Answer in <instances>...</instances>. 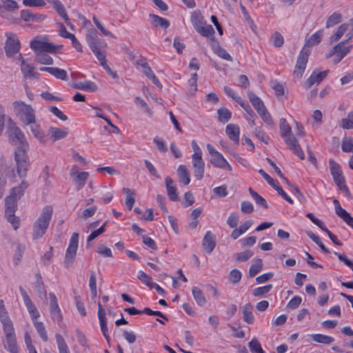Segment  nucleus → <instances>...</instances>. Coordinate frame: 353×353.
<instances>
[{
  "instance_id": "nucleus-1",
  "label": "nucleus",
  "mask_w": 353,
  "mask_h": 353,
  "mask_svg": "<svg viewBox=\"0 0 353 353\" xmlns=\"http://www.w3.org/2000/svg\"><path fill=\"white\" fill-rule=\"evenodd\" d=\"M8 139L14 145H19L14 152V160L17 166V174L20 178H25L30 165L27 150L29 148L22 131L12 124L8 129Z\"/></svg>"
},
{
  "instance_id": "nucleus-2",
  "label": "nucleus",
  "mask_w": 353,
  "mask_h": 353,
  "mask_svg": "<svg viewBox=\"0 0 353 353\" xmlns=\"http://www.w3.org/2000/svg\"><path fill=\"white\" fill-rule=\"evenodd\" d=\"M30 48L36 53L35 61L41 64L52 65L53 59L43 52L55 53L57 47L52 43L34 39L30 42Z\"/></svg>"
},
{
  "instance_id": "nucleus-3",
  "label": "nucleus",
  "mask_w": 353,
  "mask_h": 353,
  "mask_svg": "<svg viewBox=\"0 0 353 353\" xmlns=\"http://www.w3.org/2000/svg\"><path fill=\"white\" fill-rule=\"evenodd\" d=\"M52 215V208L46 206L39 218L34 222L32 228V239H38L42 237L47 231Z\"/></svg>"
},
{
  "instance_id": "nucleus-4",
  "label": "nucleus",
  "mask_w": 353,
  "mask_h": 353,
  "mask_svg": "<svg viewBox=\"0 0 353 353\" xmlns=\"http://www.w3.org/2000/svg\"><path fill=\"white\" fill-rule=\"evenodd\" d=\"M16 178L15 165L11 160L0 159V198L3 195L7 179L12 181Z\"/></svg>"
},
{
  "instance_id": "nucleus-5",
  "label": "nucleus",
  "mask_w": 353,
  "mask_h": 353,
  "mask_svg": "<svg viewBox=\"0 0 353 353\" xmlns=\"http://www.w3.org/2000/svg\"><path fill=\"white\" fill-rule=\"evenodd\" d=\"M13 108L25 125H28L35 123V112L31 105L26 104L21 101H16L13 103Z\"/></svg>"
},
{
  "instance_id": "nucleus-6",
  "label": "nucleus",
  "mask_w": 353,
  "mask_h": 353,
  "mask_svg": "<svg viewBox=\"0 0 353 353\" xmlns=\"http://www.w3.org/2000/svg\"><path fill=\"white\" fill-rule=\"evenodd\" d=\"M329 163L330 170L335 184L337 185L339 190L344 193V196H350V194L345 184L341 166L332 159L330 160Z\"/></svg>"
},
{
  "instance_id": "nucleus-7",
  "label": "nucleus",
  "mask_w": 353,
  "mask_h": 353,
  "mask_svg": "<svg viewBox=\"0 0 353 353\" xmlns=\"http://www.w3.org/2000/svg\"><path fill=\"white\" fill-rule=\"evenodd\" d=\"M352 45L345 46V41H341L329 50L326 58L334 57L333 63L337 64L352 50Z\"/></svg>"
},
{
  "instance_id": "nucleus-8",
  "label": "nucleus",
  "mask_w": 353,
  "mask_h": 353,
  "mask_svg": "<svg viewBox=\"0 0 353 353\" xmlns=\"http://www.w3.org/2000/svg\"><path fill=\"white\" fill-rule=\"evenodd\" d=\"M79 245V234L74 232L70 239L69 245L66 250L64 263L66 268L71 266L76 256Z\"/></svg>"
},
{
  "instance_id": "nucleus-9",
  "label": "nucleus",
  "mask_w": 353,
  "mask_h": 353,
  "mask_svg": "<svg viewBox=\"0 0 353 353\" xmlns=\"http://www.w3.org/2000/svg\"><path fill=\"white\" fill-rule=\"evenodd\" d=\"M3 333L5 339L3 343L5 349L10 353H19L14 327L3 329Z\"/></svg>"
},
{
  "instance_id": "nucleus-10",
  "label": "nucleus",
  "mask_w": 353,
  "mask_h": 353,
  "mask_svg": "<svg viewBox=\"0 0 353 353\" xmlns=\"http://www.w3.org/2000/svg\"><path fill=\"white\" fill-rule=\"evenodd\" d=\"M7 39L5 43V51L8 57H11L20 50V42L18 38L12 32L6 33Z\"/></svg>"
},
{
  "instance_id": "nucleus-11",
  "label": "nucleus",
  "mask_w": 353,
  "mask_h": 353,
  "mask_svg": "<svg viewBox=\"0 0 353 353\" xmlns=\"http://www.w3.org/2000/svg\"><path fill=\"white\" fill-rule=\"evenodd\" d=\"M70 176L78 189L82 188L89 176L88 172H79L77 165H73L70 170Z\"/></svg>"
},
{
  "instance_id": "nucleus-12",
  "label": "nucleus",
  "mask_w": 353,
  "mask_h": 353,
  "mask_svg": "<svg viewBox=\"0 0 353 353\" xmlns=\"http://www.w3.org/2000/svg\"><path fill=\"white\" fill-rule=\"evenodd\" d=\"M86 39L90 49L97 57L100 63L106 61L105 54L104 51L101 50V43L99 40L92 35H88Z\"/></svg>"
},
{
  "instance_id": "nucleus-13",
  "label": "nucleus",
  "mask_w": 353,
  "mask_h": 353,
  "mask_svg": "<svg viewBox=\"0 0 353 353\" xmlns=\"http://www.w3.org/2000/svg\"><path fill=\"white\" fill-rule=\"evenodd\" d=\"M19 291L32 320H37L40 316V314L35 305L32 301L26 291L21 286L19 287Z\"/></svg>"
},
{
  "instance_id": "nucleus-14",
  "label": "nucleus",
  "mask_w": 353,
  "mask_h": 353,
  "mask_svg": "<svg viewBox=\"0 0 353 353\" xmlns=\"http://www.w3.org/2000/svg\"><path fill=\"white\" fill-rule=\"evenodd\" d=\"M192 167L194 176L198 180H201L203 177L205 170V163L202 156L192 154Z\"/></svg>"
},
{
  "instance_id": "nucleus-15",
  "label": "nucleus",
  "mask_w": 353,
  "mask_h": 353,
  "mask_svg": "<svg viewBox=\"0 0 353 353\" xmlns=\"http://www.w3.org/2000/svg\"><path fill=\"white\" fill-rule=\"evenodd\" d=\"M49 299L51 316L54 321L59 322L62 319V316L58 305L57 299L54 293L49 294Z\"/></svg>"
},
{
  "instance_id": "nucleus-16",
  "label": "nucleus",
  "mask_w": 353,
  "mask_h": 353,
  "mask_svg": "<svg viewBox=\"0 0 353 353\" xmlns=\"http://www.w3.org/2000/svg\"><path fill=\"white\" fill-rule=\"evenodd\" d=\"M328 70L323 72L313 71L310 77L305 82V88H310L314 84L319 83L327 74Z\"/></svg>"
},
{
  "instance_id": "nucleus-17",
  "label": "nucleus",
  "mask_w": 353,
  "mask_h": 353,
  "mask_svg": "<svg viewBox=\"0 0 353 353\" xmlns=\"http://www.w3.org/2000/svg\"><path fill=\"white\" fill-rule=\"evenodd\" d=\"M336 214L341 218L347 225L353 228V217L343 208H341L339 200H333Z\"/></svg>"
},
{
  "instance_id": "nucleus-18",
  "label": "nucleus",
  "mask_w": 353,
  "mask_h": 353,
  "mask_svg": "<svg viewBox=\"0 0 353 353\" xmlns=\"http://www.w3.org/2000/svg\"><path fill=\"white\" fill-rule=\"evenodd\" d=\"M48 2L51 3L54 8L56 10V11L58 12V14L61 17L63 20L65 21V23L72 27V24L70 22V20L68 17V15L65 11V9L63 6V5L61 3V2L59 0H48Z\"/></svg>"
},
{
  "instance_id": "nucleus-19",
  "label": "nucleus",
  "mask_w": 353,
  "mask_h": 353,
  "mask_svg": "<svg viewBox=\"0 0 353 353\" xmlns=\"http://www.w3.org/2000/svg\"><path fill=\"white\" fill-rule=\"evenodd\" d=\"M202 245L204 250L209 254L214 249L216 245L215 236L210 231L206 232Z\"/></svg>"
},
{
  "instance_id": "nucleus-20",
  "label": "nucleus",
  "mask_w": 353,
  "mask_h": 353,
  "mask_svg": "<svg viewBox=\"0 0 353 353\" xmlns=\"http://www.w3.org/2000/svg\"><path fill=\"white\" fill-rule=\"evenodd\" d=\"M210 163L216 168L231 170L232 168L223 156L219 152L215 156L211 157Z\"/></svg>"
},
{
  "instance_id": "nucleus-21",
  "label": "nucleus",
  "mask_w": 353,
  "mask_h": 353,
  "mask_svg": "<svg viewBox=\"0 0 353 353\" xmlns=\"http://www.w3.org/2000/svg\"><path fill=\"white\" fill-rule=\"evenodd\" d=\"M310 52V49L303 47L299 52L295 68L305 70Z\"/></svg>"
},
{
  "instance_id": "nucleus-22",
  "label": "nucleus",
  "mask_w": 353,
  "mask_h": 353,
  "mask_svg": "<svg viewBox=\"0 0 353 353\" xmlns=\"http://www.w3.org/2000/svg\"><path fill=\"white\" fill-rule=\"evenodd\" d=\"M0 321L2 323L3 330L10 327H13V323L8 316V312L5 308L3 300L0 301Z\"/></svg>"
},
{
  "instance_id": "nucleus-23",
  "label": "nucleus",
  "mask_w": 353,
  "mask_h": 353,
  "mask_svg": "<svg viewBox=\"0 0 353 353\" xmlns=\"http://www.w3.org/2000/svg\"><path fill=\"white\" fill-rule=\"evenodd\" d=\"M19 59L21 61V69L25 78H32L38 77V74L35 72H34V67L26 63V61L22 57L21 54H19Z\"/></svg>"
},
{
  "instance_id": "nucleus-24",
  "label": "nucleus",
  "mask_w": 353,
  "mask_h": 353,
  "mask_svg": "<svg viewBox=\"0 0 353 353\" xmlns=\"http://www.w3.org/2000/svg\"><path fill=\"white\" fill-rule=\"evenodd\" d=\"M225 132L228 137L233 141L235 143H239L240 128L237 125L228 124L225 128Z\"/></svg>"
},
{
  "instance_id": "nucleus-25",
  "label": "nucleus",
  "mask_w": 353,
  "mask_h": 353,
  "mask_svg": "<svg viewBox=\"0 0 353 353\" xmlns=\"http://www.w3.org/2000/svg\"><path fill=\"white\" fill-rule=\"evenodd\" d=\"M28 186V183L23 180L19 186L12 188L10 195L6 196V199H17V197H21Z\"/></svg>"
},
{
  "instance_id": "nucleus-26",
  "label": "nucleus",
  "mask_w": 353,
  "mask_h": 353,
  "mask_svg": "<svg viewBox=\"0 0 353 353\" xmlns=\"http://www.w3.org/2000/svg\"><path fill=\"white\" fill-rule=\"evenodd\" d=\"M252 309L253 306L250 303H246L242 307L243 320L248 324H252L254 322V316L252 314Z\"/></svg>"
},
{
  "instance_id": "nucleus-27",
  "label": "nucleus",
  "mask_w": 353,
  "mask_h": 353,
  "mask_svg": "<svg viewBox=\"0 0 353 353\" xmlns=\"http://www.w3.org/2000/svg\"><path fill=\"white\" fill-rule=\"evenodd\" d=\"M177 175L179 178V181L183 185H186L190 183V174L185 165H180L177 169Z\"/></svg>"
},
{
  "instance_id": "nucleus-28",
  "label": "nucleus",
  "mask_w": 353,
  "mask_h": 353,
  "mask_svg": "<svg viewBox=\"0 0 353 353\" xmlns=\"http://www.w3.org/2000/svg\"><path fill=\"white\" fill-rule=\"evenodd\" d=\"M323 37V30L316 32L312 35H311L308 39H306L305 44L304 47L306 48L307 46H312L319 43L321 41Z\"/></svg>"
},
{
  "instance_id": "nucleus-29",
  "label": "nucleus",
  "mask_w": 353,
  "mask_h": 353,
  "mask_svg": "<svg viewBox=\"0 0 353 353\" xmlns=\"http://www.w3.org/2000/svg\"><path fill=\"white\" fill-rule=\"evenodd\" d=\"M248 97L256 112L265 108L263 102L254 92L251 91L248 92Z\"/></svg>"
},
{
  "instance_id": "nucleus-30",
  "label": "nucleus",
  "mask_w": 353,
  "mask_h": 353,
  "mask_svg": "<svg viewBox=\"0 0 353 353\" xmlns=\"http://www.w3.org/2000/svg\"><path fill=\"white\" fill-rule=\"evenodd\" d=\"M192 295L197 304L203 306L207 302L203 291L198 287H193L192 290Z\"/></svg>"
},
{
  "instance_id": "nucleus-31",
  "label": "nucleus",
  "mask_w": 353,
  "mask_h": 353,
  "mask_svg": "<svg viewBox=\"0 0 353 353\" xmlns=\"http://www.w3.org/2000/svg\"><path fill=\"white\" fill-rule=\"evenodd\" d=\"M150 17L152 19V23L155 27H161L166 29L170 26V21L165 18L154 14H150Z\"/></svg>"
},
{
  "instance_id": "nucleus-32",
  "label": "nucleus",
  "mask_w": 353,
  "mask_h": 353,
  "mask_svg": "<svg viewBox=\"0 0 353 353\" xmlns=\"http://www.w3.org/2000/svg\"><path fill=\"white\" fill-rule=\"evenodd\" d=\"M165 182L168 195L170 199H177L178 195L176 192V188L175 185H174L173 180L170 177L167 176L165 179Z\"/></svg>"
},
{
  "instance_id": "nucleus-33",
  "label": "nucleus",
  "mask_w": 353,
  "mask_h": 353,
  "mask_svg": "<svg viewBox=\"0 0 353 353\" xmlns=\"http://www.w3.org/2000/svg\"><path fill=\"white\" fill-rule=\"evenodd\" d=\"M49 134L55 141L65 138L68 134V131L61 128L51 127L49 129Z\"/></svg>"
},
{
  "instance_id": "nucleus-34",
  "label": "nucleus",
  "mask_w": 353,
  "mask_h": 353,
  "mask_svg": "<svg viewBox=\"0 0 353 353\" xmlns=\"http://www.w3.org/2000/svg\"><path fill=\"white\" fill-rule=\"evenodd\" d=\"M195 30L202 36L205 37H212L214 34V28L211 25H207L205 26H203L202 25L195 26Z\"/></svg>"
},
{
  "instance_id": "nucleus-35",
  "label": "nucleus",
  "mask_w": 353,
  "mask_h": 353,
  "mask_svg": "<svg viewBox=\"0 0 353 353\" xmlns=\"http://www.w3.org/2000/svg\"><path fill=\"white\" fill-rule=\"evenodd\" d=\"M76 89L94 92L97 90V85L92 81L80 82L74 85Z\"/></svg>"
},
{
  "instance_id": "nucleus-36",
  "label": "nucleus",
  "mask_w": 353,
  "mask_h": 353,
  "mask_svg": "<svg viewBox=\"0 0 353 353\" xmlns=\"http://www.w3.org/2000/svg\"><path fill=\"white\" fill-rule=\"evenodd\" d=\"M349 25L347 23L341 24L336 30L335 33L330 37V41L332 42H335L339 41L344 33L348 30Z\"/></svg>"
},
{
  "instance_id": "nucleus-37",
  "label": "nucleus",
  "mask_w": 353,
  "mask_h": 353,
  "mask_svg": "<svg viewBox=\"0 0 353 353\" xmlns=\"http://www.w3.org/2000/svg\"><path fill=\"white\" fill-rule=\"evenodd\" d=\"M43 17L42 15L37 16L33 14L32 12L28 9L21 11V18L25 21H35Z\"/></svg>"
},
{
  "instance_id": "nucleus-38",
  "label": "nucleus",
  "mask_w": 353,
  "mask_h": 353,
  "mask_svg": "<svg viewBox=\"0 0 353 353\" xmlns=\"http://www.w3.org/2000/svg\"><path fill=\"white\" fill-rule=\"evenodd\" d=\"M311 337L315 342L323 344H330L334 341L333 337L321 334H312Z\"/></svg>"
},
{
  "instance_id": "nucleus-39",
  "label": "nucleus",
  "mask_w": 353,
  "mask_h": 353,
  "mask_svg": "<svg viewBox=\"0 0 353 353\" xmlns=\"http://www.w3.org/2000/svg\"><path fill=\"white\" fill-rule=\"evenodd\" d=\"M32 322L40 337L44 341H47L48 337L43 323L42 322L37 321V320H32Z\"/></svg>"
},
{
  "instance_id": "nucleus-40",
  "label": "nucleus",
  "mask_w": 353,
  "mask_h": 353,
  "mask_svg": "<svg viewBox=\"0 0 353 353\" xmlns=\"http://www.w3.org/2000/svg\"><path fill=\"white\" fill-rule=\"evenodd\" d=\"M263 268V263L261 259L254 261V263L250 266L249 270V276H255Z\"/></svg>"
},
{
  "instance_id": "nucleus-41",
  "label": "nucleus",
  "mask_w": 353,
  "mask_h": 353,
  "mask_svg": "<svg viewBox=\"0 0 353 353\" xmlns=\"http://www.w3.org/2000/svg\"><path fill=\"white\" fill-rule=\"evenodd\" d=\"M342 15L339 12H334L330 15L326 22V28H330L341 21Z\"/></svg>"
},
{
  "instance_id": "nucleus-42",
  "label": "nucleus",
  "mask_w": 353,
  "mask_h": 353,
  "mask_svg": "<svg viewBox=\"0 0 353 353\" xmlns=\"http://www.w3.org/2000/svg\"><path fill=\"white\" fill-rule=\"evenodd\" d=\"M5 208L6 216L14 214L17 209V200H6Z\"/></svg>"
},
{
  "instance_id": "nucleus-43",
  "label": "nucleus",
  "mask_w": 353,
  "mask_h": 353,
  "mask_svg": "<svg viewBox=\"0 0 353 353\" xmlns=\"http://www.w3.org/2000/svg\"><path fill=\"white\" fill-rule=\"evenodd\" d=\"M55 337L59 353H70L68 347L62 336L59 334H57Z\"/></svg>"
},
{
  "instance_id": "nucleus-44",
  "label": "nucleus",
  "mask_w": 353,
  "mask_h": 353,
  "mask_svg": "<svg viewBox=\"0 0 353 353\" xmlns=\"http://www.w3.org/2000/svg\"><path fill=\"white\" fill-rule=\"evenodd\" d=\"M217 113L219 121L223 123L228 122L230 119L232 115L231 112L225 108H219Z\"/></svg>"
},
{
  "instance_id": "nucleus-45",
  "label": "nucleus",
  "mask_w": 353,
  "mask_h": 353,
  "mask_svg": "<svg viewBox=\"0 0 353 353\" xmlns=\"http://www.w3.org/2000/svg\"><path fill=\"white\" fill-rule=\"evenodd\" d=\"M254 255V252L251 250L239 252L234 254L235 259L239 262H245Z\"/></svg>"
},
{
  "instance_id": "nucleus-46",
  "label": "nucleus",
  "mask_w": 353,
  "mask_h": 353,
  "mask_svg": "<svg viewBox=\"0 0 353 353\" xmlns=\"http://www.w3.org/2000/svg\"><path fill=\"white\" fill-rule=\"evenodd\" d=\"M340 126L343 129H353V112H349L346 118L341 119Z\"/></svg>"
},
{
  "instance_id": "nucleus-47",
  "label": "nucleus",
  "mask_w": 353,
  "mask_h": 353,
  "mask_svg": "<svg viewBox=\"0 0 353 353\" xmlns=\"http://www.w3.org/2000/svg\"><path fill=\"white\" fill-rule=\"evenodd\" d=\"M280 130L283 138L290 134H292L291 127L290 126L285 119L282 118L280 120Z\"/></svg>"
},
{
  "instance_id": "nucleus-48",
  "label": "nucleus",
  "mask_w": 353,
  "mask_h": 353,
  "mask_svg": "<svg viewBox=\"0 0 353 353\" xmlns=\"http://www.w3.org/2000/svg\"><path fill=\"white\" fill-rule=\"evenodd\" d=\"M30 129L35 138L40 141L43 139L45 137V133L40 128V126L39 125L36 124L35 123H32L30 124Z\"/></svg>"
},
{
  "instance_id": "nucleus-49",
  "label": "nucleus",
  "mask_w": 353,
  "mask_h": 353,
  "mask_svg": "<svg viewBox=\"0 0 353 353\" xmlns=\"http://www.w3.org/2000/svg\"><path fill=\"white\" fill-rule=\"evenodd\" d=\"M36 282H35V289L37 292L39 294V296L46 295V290H45L43 283L42 281V278L39 274H36Z\"/></svg>"
},
{
  "instance_id": "nucleus-50",
  "label": "nucleus",
  "mask_w": 353,
  "mask_h": 353,
  "mask_svg": "<svg viewBox=\"0 0 353 353\" xmlns=\"http://www.w3.org/2000/svg\"><path fill=\"white\" fill-rule=\"evenodd\" d=\"M306 234L314 242H315L320 247V248L323 252L328 254L330 253V251L327 248H325V246L322 243V242L320 240V238L318 236L314 234L311 231L307 232Z\"/></svg>"
},
{
  "instance_id": "nucleus-51",
  "label": "nucleus",
  "mask_w": 353,
  "mask_h": 353,
  "mask_svg": "<svg viewBox=\"0 0 353 353\" xmlns=\"http://www.w3.org/2000/svg\"><path fill=\"white\" fill-rule=\"evenodd\" d=\"M97 210V208L96 205H91L83 210L81 214L79 215V217L85 220L88 219V218L92 216Z\"/></svg>"
},
{
  "instance_id": "nucleus-52",
  "label": "nucleus",
  "mask_w": 353,
  "mask_h": 353,
  "mask_svg": "<svg viewBox=\"0 0 353 353\" xmlns=\"http://www.w3.org/2000/svg\"><path fill=\"white\" fill-rule=\"evenodd\" d=\"M1 2L2 3L3 10L5 9L12 11L19 8L17 1L14 0H1Z\"/></svg>"
},
{
  "instance_id": "nucleus-53",
  "label": "nucleus",
  "mask_w": 353,
  "mask_h": 353,
  "mask_svg": "<svg viewBox=\"0 0 353 353\" xmlns=\"http://www.w3.org/2000/svg\"><path fill=\"white\" fill-rule=\"evenodd\" d=\"M272 288V285L269 284L263 287L256 288L253 290L252 294L254 296H259L268 293Z\"/></svg>"
},
{
  "instance_id": "nucleus-54",
  "label": "nucleus",
  "mask_w": 353,
  "mask_h": 353,
  "mask_svg": "<svg viewBox=\"0 0 353 353\" xmlns=\"http://www.w3.org/2000/svg\"><path fill=\"white\" fill-rule=\"evenodd\" d=\"M89 287L91 290V294L93 296H97V279L95 272L94 271L90 272V276L89 279Z\"/></svg>"
},
{
  "instance_id": "nucleus-55",
  "label": "nucleus",
  "mask_w": 353,
  "mask_h": 353,
  "mask_svg": "<svg viewBox=\"0 0 353 353\" xmlns=\"http://www.w3.org/2000/svg\"><path fill=\"white\" fill-rule=\"evenodd\" d=\"M251 117H256V114L251 108L250 105L241 97L236 99V101Z\"/></svg>"
},
{
  "instance_id": "nucleus-56",
  "label": "nucleus",
  "mask_w": 353,
  "mask_h": 353,
  "mask_svg": "<svg viewBox=\"0 0 353 353\" xmlns=\"http://www.w3.org/2000/svg\"><path fill=\"white\" fill-rule=\"evenodd\" d=\"M25 250L26 247L24 245L19 244L17 246L14 257V262L16 265L19 263L21 259L23 257Z\"/></svg>"
},
{
  "instance_id": "nucleus-57",
  "label": "nucleus",
  "mask_w": 353,
  "mask_h": 353,
  "mask_svg": "<svg viewBox=\"0 0 353 353\" xmlns=\"http://www.w3.org/2000/svg\"><path fill=\"white\" fill-rule=\"evenodd\" d=\"M249 347L252 352L254 353H265V352L263 350L261 344L259 342L255 339H253L250 343H249Z\"/></svg>"
},
{
  "instance_id": "nucleus-58",
  "label": "nucleus",
  "mask_w": 353,
  "mask_h": 353,
  "mask_svg": "<svg viewBox=\"0 0 353 353\" xmlns=\"http://www.w3.org/2000/svg\"><path fill=\"white\" fill-rule=\"evenodd\" d=\"M154 143L156 144L157 149L161 152H166L168 147L166 143L158 136L154 138Z\"/></svg>"
},
{
  "instance_id": "nucleus-59",
  "label": "nucleus",
  "mask_w": 353,
  "mask_h": 353,
  "mask_svg": "<svg viewBox=\"0 0 353 353\" xmlns=\"http://www.w3.org/2000/svg\"><path fill=\"white\" fill-rule=\"evenodd\" d=\"M23 4L28 7H44L46 3L44 0H23Z\"/></svg>"
},
{
  "instance_id": "nucleus-60",
  "label": "nucleus",
  "mask_w": 353,
  "mask_h": 353,
  "mask_svg": "<svg viewBox=\"0 0 353 353\" xmlns=\"http://www.w3.org/2000/svg\"><path fill=\"white\" fill-rule=\"evenodd\" d=\"M51 74L62 80H66L68 77L66 71L59 68H52Z\"/></svg>"
},
{
  "instance_id": "nucleus-61",
  "label": "nucleus",
  "mask_w": 353,
  "mask_h": 353,
  "mask_svg": "<svg viewBox=\"0 0 353 353\" xmlns=\"http://www.w3.org/2000/svg\"><path fill=\"white\" fill-rule=\"evenodd\" d=\"M341 148L345 152H353V140L352 139L343 140Z\"/></svg>"
},
{
  "instance_id": "nucleus-62",
  "label": "nucleus",
  "mask_w": 353,
  "mask_h": 353,
  "mask_svg": "<svg viewBox=\"0 0 353 353\" xmlns=\"http://www.w3.org/2000/svg\"><path fill=\"white\" fill-rule=\"evenodd\" d=\"M241 273L237 269H234L230 271L229 274V279L233 283H237L241 279Z\"/></svg>"
},
{
  "instance_id": "nucleus-63",
  "label": "nucleus",
  "mask_w": 353,
  "mask_h": 353,
  "mask_svg": "<svg viewBox=\"0 0 353 353\" xmlns=\"http://www.w3.org/2000/svg\"><path fill=\"white\" fill-rule=\"evenodd\" d=\"M257 113L260 115V117L265 123H267L268 125H271L272 123V117L269 112H268L266 108H264L263 109L257 112Z\"/></svg>"
},
{
  "instance_id": "nucleus-64",
  "label": "nucleus",
  "mask_w": 353,
  "mask_h": 353,
  "mask_svg": "<svg viewBox=\"0 0 353 353\" xmlns=\"http://www.w3.org/2000/svg\"><path fill=\"white\" fill-rule=\"evenodd\" d=\"M255 136L265 144L268 143L269 137L266 136L265 132L259 127H257L254 130Z\"/></svg>"
}]
</instances>
